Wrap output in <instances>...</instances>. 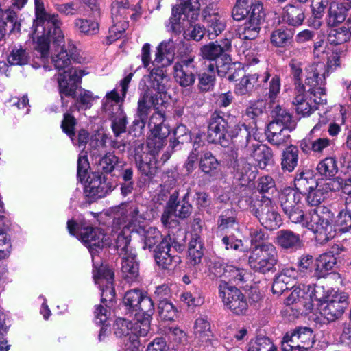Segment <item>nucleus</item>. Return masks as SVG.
Wrapping results in <instances>:
<instances>
[{"label":"nucleus","mask_w":351,"mask_h":351,"mask_svg":"<svg viewBox=\"0 0 351 351\" xmlns=\"http://www.w3.org/2000/svg\"><path fill=\"white\" fill-rule=\"evenodd\" d=\"M152 66L149 74L144 75L141 80L139 84L140 90L154 93L157 97L158 95L161 97L166 93L169 82L167 71L165 70L166 66L162 65Z\"/></svg>","instance_id":"obj_15"},{"label":"nucleus","mask_w":351,"mask_h":351,"mask_svg":"<svg viewBox=\"0 0 351 351\" xmlns=\"http://www.w3.org/2000/svg\"><path fill=\"white\" fill-rule=\"evenodd\" d=\"M130 237L129 234V229L123 228L118 234L115 239V247L118 252L121 255H125L130 252H133V249L130 245Z\"/></svg>","instance_id":"obj_55"},{"label":"nucleus","mask_w":351,"mask_h":351,"mask_svg":"<svg viewBox=\"0 0 351 351\" xmlns=\"http://www.w3.org/2000/svg\"><path fill=\"white\" fill-rule=\"evenodd\" d=\"M314 343L313 330L299 327L287 332L281 342L282 351H308Z\"/></svg>","instance_id":"obj_12"},{"label":"nucleus","mask_w":351,"mask_h":351,"mask_svg":"<svg viewBox=\"0 0 351 351\" xmlns=\"http://www.w3.org/2000/svg\"><path fill=\"white\" fill-rule=\"evenodd\" d=\"M118 164V158L112 153H107L100 158L97 164V172L111 173Z\"/></svg>","instance_id":"obj_58"},{"label":"nucleus","mask_w":351,"mask_h":351,"mask_svg":"<svg viewBox=\"0 0 351 351\" xmlns=\"http://www.w3.org/2000/svg\"><path fill=\"white\" fill-rule=\"evenodd\" d=\"M298 150L296 147L289 146L282 153L281 166L284 171L291 172L298 165Z\"/></svg>","instance_id":"obj_49"},{"label":"nucleus","mask_w":351,"mask_h":351,"mask_svg":"<svg viewBox=\"0 0 351 351\" xmlns=\"http://www.w3.org/2000/svg\"><path fill=\"white\" fill-rule=\"evenodd\" d=\"M135 160L139 171L145 176L153 177L156 173V164L154 156L147 152L140 154L135 153Z\"/></svg>","instance_id":"obj_42"},{"label":"nucleus","mask_w":351,"mask_h":351,"mask_svg":"<svg viewBox=\"0 0 351 351\" xmlns=\"http://www.w3.org/2000/svg\"><path fill=\"white\" fill-rule=\"evenodd\" d=\"M158 310L160 317L164 321H172L176 316V308L167 300L160 301Z\"/></svg>","instance_id":"obj_63"},{"label":"nucleus","mask_w":351,"mask_h":351,"mask_svg":"<svg viewBox=\"0 0 351 351\" xmlns=\"http://www.w3.org/2000/svg\"><path fill=\"white\" fill-rule=\"evenodd\" d=\"M302 222L303 226L315 234L316 241L321 244L328 242L335 236V230L330 221L318 214L315 209L304 215Z\"/></svg>","instance_id":"obj_10"},{"label":"nucleus","mask_w":351,"mask_h":351,"mask_svg":"<svg viewBox=\"0 0 351 351\" xmlns=\"http://www.w3.org/2000/svg\"><path fill=\"white\" fill-rule=\"evenodd\" d=\"M108 310L103 305H98L95 306L94 311L95 322L98 324H102L98 339L101 341L107 335L108 325L105 322L108 319Z\"/></svg>","instance_id":"obj_59"},{"label":"nucleus","mask_w":351,"mask_h":351,"mask_svg":"<svg viewBox=\"0 0 351 351\" xmlns=\"http://www.w3.org/2000/svg\"><path fill=\"white\" fill-rule=\"evenodd\" d=\"M204 60L194 58H182L176 62L173 67V77L176 82L182 87H189L194 84L199 66Z\"/></svg>","instance_id":"obj_11"},{"label":"nucleus","mask_w":351,"mask_h":351,"mask_svg":"<svg viewBox=\"0 0 351 351\" xmlns=\"http://www.w3.org/2000/svg\"><path fill=\"white\" fill-rule=\"evenodd\" d=\"M278 262V251L271 243H263L256 247L248 258L250 268L261 274L274 271Z\"/></svg>","instance_id":"obj_5"},{"label":"nucleus","mask_w":351,"mask_h":351,"mask_svg":"<svg viewBox=\"0 0 351 351\" xmlns=\"http://www.w3.org/2000/svg\"><path fill=\"white\" fill-rule=\"evenodd\" d=\"M348 295L344 292L335 293L321 304L320 313L328 321L339 319L348 305Z\"/></svg>","instance_id":"obj_18"},{"label":"nucleus","mask_w":351,"mask_h":351,"mask_svg":"<svg viewBox=\"0 0 351 351\" xmlns=\"http://www.w3.org/2000/svg\"><path fill=\"white\" fill-rule=\"evenodd\" d=\"M302 196L300 193L290 188L282 191L279 201L280 206L289 220L293 223H302L304 214L301 206Z\"/></svg>","instance_id":"obj_14"},{"label":"nucleus","mask_w":351,"mask_h":351,"mask_svg":"<svg viewBox=\"0 0 351 351\" xmlns=\"http://www.w3.org/2000/svg\"><path fill=\"white\" fill-rule=\"evenodd\" d=\"M231 48V42L228 39L211 42L203 45L200 49L204 59L215 60L213 63L219 75L224 76L230 67L231 58L227 52Z\"/></svg>","instance_id":"obj_6"},{"label":"nucleus","mask_w":351,"mask_h":351,"mask_svg":"<svg viewBox=\"0 0 351 351\" xmlns=\"http://www.w3.org/2000/svg\"><path fill=\"white\" fill-rule=\"evenodd\" d=\"M182 245L177 242L170 234L165 237L154 250V258L158 266L163 269H171L176 267L180 262V257L174 252H181Z\"/></svg>","instance_id":"obj_8"},{"label":"nucleus","mask_w":351,"mask_h":351,"mask_svg":"<svg viewBox=\"0 0 351 351\" xmlns=\"http://www.w3.org/2000/svg\"><path fill=\"white\" fill-rule=\"evenodd\" d=\"M121 272L123 277L128 281H133L138 276L139 266L136 260V254L134 252H130V253L123 255Z\"/></svg>","instance_id":"obj_35"},{"label":"nucleus","mask_w":351,"mask_h":351,"mask_svg":"<svg viewBox=\"0 0 351 351\" xmlns=\"http://www.w3.org/2000/svg\"><path fill=\"white\" fill-rule=\"evenodd\" d=\"M123 100L117 90L114 89L106 93L102 100V110L108 117H113L114 114L123 110L120 102Z\"/></svg>","instance_id":"obj_37"},{"label":"nucleus","mask_w":351,"mask_h":351,"mask_svg":"<svg viewBox=\"0 0 351 351\" xmlns=\"http://www.w3.org/2000/svg\"><path fill=\"white\" fill-rule=\"evenodd\" d=\"M247 351H277V349L269 339L261 337L251 341Z\"/></svg>","instance_id":"obj_64"},{"label":"nucleus","mask_w":351,"mask_h":351,"mask_svg":"<svg viewBox=\"0 0 351 351\" xmlns=\"http://www.w3.org/2000/svg\"><path fill=\"white\" fill-rule=\"evenodd\" d=\"M158 104V99L156 94L141 90L138 101L137 113L142 122L145 121L152 108H154Z\"/></svg>","instance_id":"obj_28"},{"label":"nucleus","mask_w":351,"mask_h":351,"mask_svg":"<svg viewBox=\"0 0 351 351\" xmlns=\"http://www.w3.org/2000/svg\"><path fill=\"white\" fill-rule=\"evenodd\" d=\"M271 114L274 121L287 127L289 131L295 128V123L292 120L291 114L280 106H276L274 108Z\"/></svg>","instance_id":"obj_57"},{"label":"nucleus","mask_w":351,"mask_h":351,"mask_svg":"<svg viewBox=\"0 0 351 351\" xmlns=\"http://www.w3.org/2000/svg\"><path fill=\"white\" fill-rule=\"evenodd\" d=\"M175 51V44L172 39L164 40L156 48L152 66H168L171 64Z\"/></svg>","instance_id":"obj_24"},{"label":"nucleus","mask_w":351,"mask_h":351,"mask_svg":"<svg viewBox=\"0 0 351 351\" xmlns=\"http://www.w3.org/2000/svg\"><path fill=\"white\" fill-rule=\"evenodd\" d=\"M144 241L143 248L152 249L161 239L160 232L154 227H145L139 231Z\"/></svg>","instance_id":"obj_53"},{"label":"nucleus","mask_w":351,"mask_h":351,"mask_svg":"<svg viewBox=\"0 0 351 351\" xmlns=\"http://www.w3.org/2000/svg\"><path fill=\"white\" fill-rule=\"evenodd\" d=\"M109 188L101 173L93 172L88 176L84 186V194L92 198H101L108 193Z\"/></svg>","instance_id":"obj_22"},{"label":"nucleus","mask_w":351,"mask_h":351,"mask_svg":"<svg viewBox=\"0 0 351 351\" xmlns=\"http://www.w3.org/2000/svg\"><path fill=\"white\" fill-rule=\"evenodd\" d=\"M53 34H51L52 36ZM51 41H53V43L58 47L56 49V53L51 56V61L55 66V68L60 71L61 70L66 71V69L69 67L71 64V60H75L77 58V49L71 41H69L67 46L62 43H64V36H63V39L61 42H58L57 43L55 42L52 36L49 37V44ZM49 49H48V51ZM36 56L40 58L43 66L44 68H46L45 62L48 59L49 53L45 58H41L40 53H38L36 50Z\"/></svg>","instance_id":"obj_13"},{"label":"nucleus","mask_w":351,"mask_h":351,"mask_svg":"<svg viewBox=\"0 0 351 351\" xmlns=\"http://www.w3.org/2000/svg\"><path fill=\"white\" fill-rule=\"evenodd\" d=\"M237 151L240 152L241 157L237 158L239 153H235L236 159L232 164L233 168L239 175V179L250 182L256 178V171L253 169L255 167L247 160L250 156H243V152L240 150Z\"/></svg>","instance_id":"obj_25"},{"label":"nucleus","mask_w":351,"mask_h":351,"mask_svg":"<svg viewBox=\"0 0 351 351\" xmlns=\"http://www.w3.org/2000/svg\"><path fill=\"white\" fill-rule=\"evenodd\" d=\"M95 281L101 290V302L106 306L113 302L115 290L113 286L114 273L112 269L102 266L97 274L94 276Z\"/></svg>","instance_id":"obj_20"},{"label":"nucleus","mask_w":351,"mask_h":351,"mask_svg":"<svg viewBox=\"0 0 351 351\" xmlns=\"http://www.w3.org/2000/svg\"><path fill=\"white\" fill-rule=\"evenodd\" d=\"M143 296V294L137 289L128 291L125 293L123 304L130 311L135 312Z\"/></svg>","instance_id":"obj_60"},{"label":"nucleus","mask_w":351,"mask_h":351,"mask_svg":"<svg viewBox=\"0 0 351 351\" xmlns=\"http://www.w3.org/2000/svg\"><path fill=\"white\" fill-rule=\"evenodd\" d=\"M293 32L290 29H278L271 33V43L277 47H284L291 43Z\"/></svg>","instance_id":"obj_56"},{"label":"nucleus","mask_w":351,"mask_h":351,"mask_svg":"<svg viewBox=\"0 0 351 351\" xmlns=\"http://www.w3.org/2000/svg\"><path fill=\"white\" fill-rule=\"evenodd\" d=\"M282 20L290 25L297 26L302 23L305 16L302 8L287 5L283 8Z\"/></svg>","instance_id":"obj_44"},{"label":"nucleus","mask_w":351,"mask_h":351,"mask_svg":"<svg viewBox=\"0 0 351 351\" xmlns=\"http://www.w3.org/2000/svg\"><path fill=\"white\" fill-rule=\"evenodd\" d=\"M218 288L224 305L232 313L237 315L245 314L248 308L247 298L238 288L225 280H219Z\"/></svg>","instance_id":"obj_9"},{"label":"nucleus","mask_w":351,"mask_h":351,"mask_svg":"<svg viewBox=\"0 0 351 351\" xmlns=\"http://www.w3.org/2000/svg\"><path fill=\"white\" fill-rule=\"evenodd\" d=\"M80 234L82 241L92 255L93 262L95 254L111 244V239L99 228L84 227L81 229Z\"/></svg>","instance_id":"obj_16"},{"label":"nucleus","mask_w":351,"mask_h":351,"mask_svg":"<svg viewBox=\"0 0 351 351\" xmlns=\"http://www.w3.org/2000/svg\"><path fill=\"white\" fill-rule=\"evenodd\" d=\"M176 17L178 19L177 20V24H179L182 26V23H184V25H186V27L182 28L180 32H175L172 28L173 22L171 21L172 17H173V15L172 14L171 18L169 19L171 25V30L175 32L176 34H180L181 32H184L185 34L189 36L191 38H192L194 40L199 41L202 39L203 36L205 35L206 32V29L204 26H201L199 24H196L194 26H193V29L191 30H189V33H186V28H188L189 26L192 25V23H194V21H191L189 19L190 18L186 17L184 14L180 12V14L177 13Z\"/></svg>","instance_id":"obj_26"},{"label":"nucleus","mask_w":351,"mask_h":351,"mask_svg":"<svg viewBox=\"0 0 351 351\" xmlns=\"http://www.w3.org/2000/svg\"><path fill=\"white\" fill-rule=\"evenodd\" d=\"M151 319H146L142 315H135V317L132 321V335L130 336V341L134 348H138L140 345L139 337H145L150 330Z\"/></svg>","instance_id":"obj_31"},{"label":"nucleus","mask_w":351,"mask_h":351,"mask_svg":"<svg viewBox=\"0 0 351 351\" xmlns=\"http://www.w3.org/2000/svg\"><path fill=\"white\" fill-rule=\"evenodd\" d=\"M6 27L10 28V32H19L21 24L18 21V16L15 12L10 10L3 12L0 10V40L5 35Z\"/></svg>","instance_id":"obj_39"},{"label":"nucleus","mask_w":351,"mask_h":351,"mask_svg":"<svg viewBox=\"0 0 351 351\" xmlns=\"http://www.w3.org/2000/svg\"><path fill=\"white\" fill-rule=\"evenodd\" d=\"M110 117L112 119V130L116 136H119L126 132L128 120L126 114L123 110Z\"/></svg>","instance_id":"obj_62"},{"label":"nucleus","mask_w":351,"mask_h":351,"mask_svg":"<svg viewBox=\"0 0 351 351\" xmlns=\"http://www.w3.org/2000/svg\"><path fill=\"white\" fill-rule=\"evenodd\" d=\"M337 263V258L332 252L320 254L315 260V275L317 278L324 277L327 272L334 268Z\"/></svg>","instance_id":"obj_36"},{"label":"nucleus","mask_w":351,"mask_h":351,"mask_svg":"<svg viewBox=\"0 0 351 351\" xmlns=\"http://www.w3.org/2000/svg\"><path fill=\"white\" fill-rule=\"evenodd\" d=\"M317 172L326 178L334 177L338 172L337 162L334 157H326L320 161L316 168Z\"/></svg>","instance_id":"obj_51"},{"label":"nucleus","mask_w":351,"mask_h":351,"mask_svg":"<svg viewBox=\"0 0 351 351\" xmlns=\"http://www.w3.org/2000/svg\"><path fill=\"white\" fill-rule=\"evenodd\" d=\"M351 8L344 5L341 2H332L328 11L327 23L329 26L334 27L343 22L347 16V12Z\"/></svg>","instance_id":"obj_41"},{"label":"nucleus","mask_w":351,"mask_h":351,"mask_svg":"<svg viewBox=\"0 0 351 351\" xmlns=\"http://www.w3.org/2000/svg\"><path fill=\"white\" fill-rule=\"evenodd\" d=\"M206 33L208 39L213 40L219 35L226 27L224 19L220 15L213 16L206 23Z\"/></svg>","instance_id":"obj_54"},{"label":"nucleus","mask_w":351,"mask_h":351,"mask_svg":"<svg viewBox=\"0 0 351 351\" xmlns=\"http://www.w3.org/2000/svg\"><path fill=\"white\" fill-rule=\"evenodd\" d=\"M233 118L225 119L219 112H213L210 118L208 137L213 143H219L223 147H228L231 143L234 147L239 148L238 141H241V132H249L245 123L234 124Z\"/></svg>","instance_id":"obj_2"},{"label":"nucleus","mask_w":351,"mask_h":351,"mask_svg":"<svg viewBox=\"0 0 351 351\" xmlns=\"http://www.w3.org/2000/svg\"><path fill=\"white\" fill-rule=\"evenodd\" d=\"M139 213L138 205L134 203H129L119 209L117 215L120 216L116 217L115 219L118 224H123V228H127L130 223L137 220Z\"/></svg>","instance_id":"obj_40"},{"label":"nucleus","mask_w":351,"mask_h":351,"mask_svg":"<svg viewBox=\"0 0 351 351\" xmlns=\"http://www.w3.org/2000/svg\"><path fill=\"white\" fill-rule=\"evenodd\" d=\"M241 141H238L237 150L243 152V156H250L256 160L261 169H265L274 162L273 152L271 148L256 141V128L252 127L249 132H241Z\"/></svg>","instance_id":"obj_3"},{"label":"nucleus","mask_w":351,"mask_h":351,"mask_svg":"<svg viewBox=\"0 0 351 351\" xmlns=\"http://www.w3.org/2000/svg\"><path fill=\"white\" fill-rule=\"evenodd\" d=\"M351 36L345 26L330 29L328 35V42L334 45H341L350 40Z\"/></svg>","instance_id":"obj_61"},{"label":"nucleus","mask_w":351,"mask_h":351,"mask_svg":"<svg viewBox=\"0 0 351 351\" xmlns=\"http://www.w3.org/2000/svg\"><path fill=\"white\" fill-rule=\"evenodd\" d=\"M180 3L173 8V17L171 19L173 22L172 28L176 32H180L182 28L186 27L184 23H182V26L177 24L176 14L182 12L186 17L190 18L191 21H196L199 14V0H180Z\"/></svg>","instance_id":"obj_21"},{"label":"nucleus","mask_w":351,"mask_h":351,"mask_svg":"<svg viewBox=\"0 0 351 351\" xmlns=\"http://www.w3.org/2000/svg\"><path fill=\"white\" fill-rule=\"evenodd\" d=\"M265 16L263 4L255 5L248 19L238 28L239 38L243 40H253L257 38Z\"/></svg>","instance_id":"obj_17"},{"label":"nucleus","mask_w":351,"mask_h":351,"mask_svg":"<svg viewBox=\"0 0 351 351\" xmlns=\"http://www.w3.org/2000/svg\"><path fill=\"white\" fill-rule=\"evenodd\" d=\"M245 271L243 269L236 267L231 265H222L216 268L215 274L217 277L222 278L221 280H226L235 283L243 281Z\"/></svg>","instance_id":"obj_38"},{"label":"nucleus","mask_w":351,"mask_h":351,"mask_svg":"<svg viewBox=\"0 0 351 351\" xmlns=\"http://www.w3.org/2000/svg\"><path fill=\"white\" fill-rule=\"evenodd\" d=\"M206 66L207 67L206 71L198 72V74H197L198 77L197 89L201 93L213 90L216 82V72L217 71L215 64L208 62Z\"/></svg>","instance_id":"obj_32"},{"label":"nucleus","mask_w":351,"mask_h":351,"mask_svg":"<svg viewBox=\"0 0 351 351\" xmlns=\"http://www.w3.org/2000/svg\"><path fill=\"white\" fill-rule=\"evenodd\" d=\"M34 1L36 19L33 23V35L36 41L34 48L40 53L41 58H45L48 54L49 37L53 34L51 36L58 43L63 39V34L60 28L58 16L47 13L40 0Z\"/></svg>","instance_id":"obj_1"},{"label":"nucleus","mask_w":351,"mask_h":351,"mask_svg":"<svg viewBox=\"0 0 351 351\" xmlns=\"http://www.w3.org/2000/svg\"><path fill=\"white\" fill-rule=\"evenodd\" d=\"M259 75L254 73L245 75L241 78L239 83L235 86L234 92L238 95H245L250 94L254 88L259 86Z\"/></svg>","instance_id":"obj_47"},{"label":"nucleus","mask_w":351,"mask_h":351,"mask_svg":"<svg viewBox=\"0 0 351 351\" xmlns=\"http://www.w3.org/2000/svg\"><path fill=\"white\" fill-rule=\"evenodd\" d=\"M317 184L318 182L309 172H300L295 176L294 180L295 191L300 193L302 197L310 189L317 186Z\"/></svg>","instance_id":"obj_45"},{"label":"nucleus","mask_w":351,"mask_h":351,"mask_svg":"<svg viewBox=\"0 0 351 351\" xmlns=\"http://www.w3.org/2000/svg\"><path fill=\"white\" fill-rule=\"evenodd\" d=\"M169 134V129L164 128L161 132L152 134L147 141V147L153 156L164 147L167 142V137Z\"/></svg>","instance_id":"obj_48"},{"label":"nucleus","mask_w":351,"mask_h":351,"mask_svg":"<svg viewBox=\"0 0 351 351\" xmlns=\"http://www.w3.org/2000/svg\"><path fill=\"white\" fill-rule=\"evenodd\" d=\"M133 8L130 7L128 0H118L112 3L111 18L112 25L109 29L107 37V44L110 45L120 38L128 27V15L132 19L138 16L133 12Z\"/></svg>","instance_id":"obj_4"},{"label":"nucleus","mask_w":351,"mask_h":351,"mask_svg":"<svg viewBox=\"0 0 351 351\" xmlns=\"http://www.w3.org/2000/svg\"><path fill=\"white\" fill-rule=\"evenodd\" d=\"M250 213L254 215L260 223L266 229L273 230L279 228L282 223L277 207L272 200L262 196L250 207Z\"/></svg>","instance_id":"obj_7"},{"label":"nucleus","mask_w":351,"mask_h":351,"mask_svg":"<svg viewBox=\"0 0 351 351\" xmlns=\"http://www.w3.org/2000/svg\"><path fill=\"white\" fill-rule=\"evenodd\" d=\"M85 74L84 71L75 68L69 69L62 73L59 72L58 83L62 100H63V95L67 97H75L77 84L81 82V78Z\"/></svg>","instance_id":"obj_19"},{"label":"nucleus","mask_w":351,"mask_h":351,"mask_svg":"<svg viewBox=\"0 0 351 351\" xmlns=\"http://www.w3.org/2000/svg\"><path fill=\"white\" fill-rule=\"evenodd\" d=\"M275 243L283 250H294L300 247L302 240L298 234L290 230H280L276 232Z\"/></svg>","instance_id":"obj_27"},{"label":"nucleus","mask_w":351,"mask_h":351,"mask_svg":"<svg viewBox=\"0 0 351 351\" xmlns=\"http://www.w3.org/2000/svg\"><path fill=\"white\" fill-rule=\"evenodd\" d=\"M29 60V53L21 46L13 47L8 57V62L14 66L27 64Z\"/></svg>","instance_id":"obj_50"},{"label":"nucleus","mask_w":351,"mask_h":351,"mask_svg":"<svg viewBox=\"0 0 351 351\" xmlns=\"http://www.w3.org/2000/svg\"><path fill=\"white\" fill-rule=\"evenodd\" d=\"M189 256L191 263L196 265L200 263L203 256V244L199 237L195 235L193 237L189 244Z\"/></svg>","instance_id":"obj_52"},{"label":"nucleus","mask_w":351,"mask_h":351,"mask_svg":"<svg viewBox=\"0 0 351 351\" xmlns=\"http://www.w3.org/2000/svg\"><path fill=\"white\" fill-rule=\"evenodd\" d=\"M258 84L262 85L268 92L265 93L271 101L274 100L280 90V80L278 75H271L265 72L263 75H259Z\"/></svg>","instance_id":"obj_34"},{"label":"nucleus","mask_w":351,"mask_h":351,"mask_svg":"<svg viewBox=\"0 0 351 351\" xmlns=\"http://www.w3.org/2000/svg\"><path fill=\"white\" fill-rule=\"evenodd\" d=\"M219 165L218 160L210 152H202L199 164L202 172L210 176H214L218 172Z\"/></svg>","instance_id":"obj_46"},{"label":"nucleus","mask_w":351,"mask_h":351,"mask_svg":"<svg viewBox=\"0 0 351 351\" xmlns=\"http://www.w3.org/2000/svg\"><path fill=\"white\" fill-rule=\"evenodd\" d=\"M328 71L323 62L309 65L306 69V84L309 86H317L325 83Z\"/></svg>","instance_id":"obj_29"},{"label":"nucleus","mask_w":351,"mask_h":351,"mask_svg":"<svg viewBox=\"0 0 351 351\" xmlns=\"http://www.w3.org/2000/svg\"><path fill=\"white\" fill-rule=\"evenodd\" d=\"M332 182H327L324 183H318L317 186L310 189L304 195H306V199L308 205L316 206L319 205L326 197V195L328 191L334 190L331 187Z\"/></svg>","instance_id":"obj_43"},{"label":"nucleus","mask_w":351,"mask_h":351,"mask_svg":"<svg viewBox=\"0 0 351 351\" xmlns=\"http://www.w3.org/2000/svg\"><path fill=\"white\" fill-rule=\"evenodd\" d=\"M194 333L195 338L197 339L206 351H212L213 348L218 344L216 339H213L210 331V322L206 317H199L195 322Z\"/></svg>","instance_id":"obj_23"},{"label":"nucleus","mask_w":351,"mask_h":351,"mask_svg":"<svg viewBox=\"0 0 351 351\" xmlns=\"http://www.w3.org/2000/svg\"><path fill=\"white\" fill-rule=\"evenodd\" d=\"M333 141L326 137H319L313 140L304 138L300 143V147L303 152L309 154L313 152L315 155H321L327 148L331 147Z\"/></svg>","instance_id":"obj_30"},{"label":"nucleus","mask_w":351,"mask_h":351,"mask_svg":"<svg viewBox=\"0 0 351 351\" xmlns=\"http://www.w3.org/2000/svg\"><path fill=\"white\" fill-rule=\"evenodd\" d=\"M295 97L293 100L295 112L302 117H308L316 110L315 106H311L304 96L305 89L303 84H299L295 88Z\"/></svg>","instance_id":"obj_33"}]
</instances>
